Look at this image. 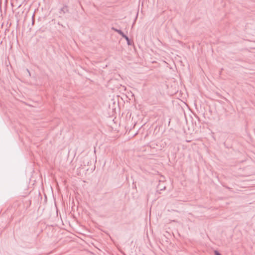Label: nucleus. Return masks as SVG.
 <instances>
[{
  "instance_id": "obj_4",
  "label": "nucleus",
  "mask_w": 255,
  "mask_h": 255,
  "mask_svg": "<svg viewBox=\"0 0 255 255\" xmlns=\"http://www.w3.org/2000/svg\"><path fill=\"white\" fill-rule=\"evenodd\" d=\"M126 40V41H127V44H128V45H131V42H130V40H129V38H128H128H127Z\"/></svg>"
},
{
  "instance_id": "obj_1",
  "label": "nucleus",
  "mask_w": 255,
  "mask_h": 255,
  "mask_svg": "<svg viewBox=\"0 0 255 255\" xmlns=\"http://www.w3.org/2000/svg\"><path fill=\"white\" fill-rule=\"evenodd\" d=\"M166 188L165 185L163 182L159 181V184L157 186V190L163 191Z\"/></svg>"
},
{
  "instance_id": "obj_5",
  "label": "nucleus",
  "mask_w": 255,
  "mask_h": 255,
  "mask_svg": "<svg viewBox=\"0 0 255 255\" xmlns=\"http://www.w3.org/2000/svg\"><path fill=\"white\" fill-rule=\"evenodd\" d=\"M215 255H221L219 252H218L217 251H215L214 252Z\"/></svg>"
},
{
  "instance_id": "obj_3",
  "label": "nucleus",
  "mask_w": 255,
  "mask_h": 255,
  "mask_svg": "<svg viewBox=\"0 0 255 255\" xmlns=\"http://www.w3.org/2000/svg\"><path fill=\"white\" fill-rule=\"evenodd\" d=\"M112 29L114 30V31L117 32L121 36L123 35V34H124V32L122 30H121L120 29H118L115 28L114 27H113Z\"/></svg>"
},
{
  "instance_id": "obj_7",
  "label": "nucleus",
  "mask_w": 255,
  "mask_h": 255,
  "mask_svg": "<svg viewBox=\"0 0 255 255\" xmlns=\"http://www.w3.org/2000/svg\"><path fill=\"white\" fill-rule=\"evenodd\" d=\"M27 72H28L29 74L30 75V72L29 71V70H27Z\"/></svg>"
},
{
  "instance_id": "obj_2",
  "label": "nucleus",
  "mask_w": 255,
  "mask_h": 255,
  "mask_svg": "<svg viewBox=\"0 0 255 255\" xmlns=\"http://www.w3.org/2000/svg\"><path fill=\"white\" fill-rule=\"evenodd\" d=\"M68 11V8L67 6H63L62 8H61L60 9V13H65L66 12Z\"/></svg>"
},
{
  "instance_id": "obj_6",
  "label": "nucleus",
  "mask_w": 255,
  "mask_h": 255,
  "mask_svg": "<svg viewBox=\"0 0 255 255\" xmlns=\"http://www.w3.org/2000/svg\"><path fill=\"white\" fill-rule=\"evenodd\" d=\"M122 36L123 37H124V38H125V39H126L127 38H128V37L125 35L124 33L123 34V35H122Z\"/></svg>"
}]
</instances>
